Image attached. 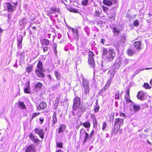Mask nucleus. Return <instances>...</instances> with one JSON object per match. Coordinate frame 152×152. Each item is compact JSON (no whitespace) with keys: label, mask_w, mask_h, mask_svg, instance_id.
<instances>
[{"label":"nucleus","mask_w":152,"mask_h":152,"mask_svg":"<svg viewBox=\"0 0 152 152\" xmlns=\"http://www.w3.org/2000/svg\"><path fill=\"white\" fill-rule=\"evenodd\" d=\"M103 55H106L107 57L109 58V60H113L114 58L115 54L114 50L113 49H110L108 51L105 48H104L102 50Z\"/></svg>","instance_id":"1"},{"label":"nucleus","mask_w":152,"mask_h":152,"mask_svg":"<svg viewBox=\"0 0 152 152\" xmlns=\"http://www.w3.org/2000/svg\"><path fill=\"white\" fill-rule=\"evenodd\" d=\"M124 123V119L121 118H116L115 119L114 124V130H118L122 126Z\"/></svg>","instance_id":"2"},{"label":"nucleus","mask_w":152,"mask_h":152,"mask_svg":"<svg viewBox=\"0 0 152 152\" xmlns=\"http://www.w3.org/2000/svg\"><path fill=\"white\" fill-rule=\"evenodd\" d=\"M83 137L84 138L83 142L84 144L86 143L87 141L90 138L89 134L87 133L85 131L84 128H83L80 130V138Z\"/></svg>","instance_id":"3"},{"label":"nucleus","mask_w":152,"mask_h":152,"mask_svg":"<svg viewBox=\"0 0 152 152\" xmlns=\"http://www.w3.org/2000/svg\"><path fill=\"white\" fill-rule=\"evenodd\" d=\"M94 54L91 51H89L88 55V62L90 66L92 68L95 67L94 61Z\"/></svg>","instance_id":"4"},{"label":"nucleus","mask_w":152,"mask_h":152,"mask_svg":"<svg viewBox=\"0 0 152 152\" xmlns=\"http://www.w3.org/2000/svg\"><path fill=\"white\" fill-rule=\"evenodd\" d=\"M80 103V99L78 97H76L73 100L72 108L74 110H77Z\"/></svg>","instance_id":"5"},{"label":"nucleus","mask_w":152,"mask_h":152,"mask_svg":"<svg viewBox=\"0 0 152 152\" xmlns=\"http://www.w3.org/2000/svg\"><path fill=\"white\" fill-rule=\"evenodd\" d=\"M34 132L36 134L39 135L42 139H43L44 134V129L36 128L34 129Z\"/></svg>","instance_id":"6"},{"label":"nucleus","mask_w":152,"mask_h":152,"mask_svg":"<svg viewBox=\"0 0 152 152\" xmlns=\"http://www.w3.org/2000/svg\"><path fill=\"white\" fill-rule=\"evenodd\" d=\"M5 5L7 7V10L9 12L13 11L15 10V7L11 4L8 3H6Z\"/></svg>","instance_id":"7"},{"label":"nucleus","mask_w":152,"mask_h":152,"mask_svg":"<svg viewBox=\"0 0 152 152\" xmlns=\"http://www.w3.org/2000/svg\"><path fill=\"white\" fill-rule=\"evenodd\" d=\"M103 3L104 4L108 6H111L113 3L115 4L117 3L116 2L112 0H103Z\"/></svg>","instance_id":"8"},{"label":"nucleus","mask_w":152,"mask_h":152,"mask_svg":"<svg viewBox=\"0 0 152 152\" xmlns=\"http://www.w3.org/2000/svg\"><path fill=\"white\" fill-rule=\"evenodd\" d=\"M42 71L38 69H36L35 70V73L37 76L39 77L43 78L45 77L44 74L42 72Z\"/></svg>","instance_id":"9"},{"label":"nucleus","mask_w":152,"mask_h":152,"mask_svg":"<svg viewBox=\"0 0 152 152\" xmlns=\"http://www.w3.org/2000/svg\"><path fill=\"white\" fill-rule=\"evenodd\" d=\"M26 152H35L34 147L33 145H30L25 150Z\"/></svg>","instance_id":"10"},{"label":"nucleus","mask_w":152,"mask_h":152,"mask_svg":"<svg viewBox=\"0 0 152 152\" xmlns=\"http://www.w3.org/2000/svg\"><path fill=\"white\" fill-rule=\"evenodd\" d=\"M47 107L46 103L45 102H42L37 107V109L39 110L40 109L42 110L45 109Z\"/></svg>","instance_id":"11"},{"label":"nucleus","mask_w":152,"mask_h":152,"mask_svg":"<svg viewBox=\"0 0 152 152\" xmlns=\"http://www.w3.org/2000/svg\"><path fill=\"white\" fill-rule=\"evenodd\" d=\"M23 36L22 35H20L18 37L17 39V44L18 47L21 48L22 47L21 44Z\"/></svg>","instance_id":"12"},{"label":"nucleus","mask_w":152,"mask_h":152,"mask_svg":"<svg viewBox=\"0 0 152 152\" xmlns=\"http://www.w3.org/2000/svg\"><path fill=\"white\" fill-rule=\"evenodd\" d=\"M72 31L73 32L74 38L77 39H79V35L77 29L72 28Z\"/></svg>","instance_id":"13"},{"label":"nucleus","mask_w":152,"mask_h":152,"mask_svg":"<svg viewBox=\"0 0 152 152\" xmlns=\"http://www.w3.org/2000/svg\"><path fill=\"white\" fill-rule=\"evenodd\" d=\"M135 48L137 50H139L141 49V43L140 41H136L134 43Z\"/></svg>","instance_id":"14"},{"label":"nucleus","mask_w":152,"mask_h":152,"mask_svg":"<svg viewBox=\"0 0 152 152\" xmlns=\"http://www.w3.org/2000/svg\"><path fill=\"white\" fill-rule=\"evenodd\" d=\"M82 85L83 87L85 86H89V81L85 79L84 77L82 78Z\"/></svg>","instance_id":"15"},{"label":"nucleus","mask_w":152,"mask_h":152,"mask_svg":"<svg viewBox=\"0 0 152 152\" xmlns=\"http://www.w3.org/2000/svg\"><path fill=\"white\" fill-rule=\"evenodd\" d=\"M138 99L141 100H143L144 99V95L142 91H140L139 92L137 95Z\"/></svg>","instance_id":"16"},{"label":"nucleus","mask_w":152,"mask_h":152,"mask_svg":"<svg viewBox=\"0 0 152 152\" xmlns=\"http://www.w3.org/2000/svg\"><path fill=\"white\" fill-rule=\"evenodd\" d=\"M81 124L83 125L85 128H88V129H89L91 123L89 121H87L85 123H81ZM88 130L89 129L87 130L88 131Z\"/></svg>","instance_id":"17"},{"label":"nucleus","mask_w":152,"mask_h":152,"mask_svg":"<svg viewBox=\"0 0 152 152\" xmlns=\"http://www.w3.org/2000/svg\"><path fill=\"white\" fill-rule=\"evenodd\" d=\"M37 67L40 70L45 72V69L43 67L42 63L40 60L39 61Z\"/></svg>","instance_id":"18"},{"label":"nucleus","mask_w":152,"mask_h":152,"mask_svg":"<svg viewBox=\"0 0 152 152\" xmlns=\"http://www.w3.org/2000/svg\"><path fill=\"white\" fill-rule=\"evenodd\" d=\"M53 122L52 123V126H54L56 123L57 119L56 118V114L55 112H54L53 115Z\"/></svg>","instance_id":"19"},{"label":"nucleus","mask_w":152,"mask_h":152,"mask_svg":"<svg viewBox=\"0 0 152 152\" xmlns=\"http://www.w3.org/2000/svg\"><path fill=\"white\" fill-rule=\"evenodd\" d=\"M29 137L31 140L34 143H37L39 141V140L36 139L32 133L30 134Z\"/></svg>","instance_id":"20"},{"label":"nucleus","mask_w":152,"mask_h":152,"mask_svg":"<svg viewBox=\"0 0 152 152\" xmlns=\"http://www.w3.org/2000/svg\"><path fill=\"white\" fill-rule=\"evenodd\" d=\"M40 42L42 44H43L45 45H48L50 43L49 40L46 39H43L40 40Z\"/></svg>","instance_id":"21"},{"label":"nucleus","mask_w":152,"mask_h":152,"mask_svg":"<svg viewBox=\"0 0 152 152\" xmlns=\"http://www.w3.org/2000/svg\"><path fill=\"white\" fill-rule=\"evenodd\" d=\"M115 73V71L113 70H109L108 75L110 76V79H112L114 77Z\"/></svg>","instance_id":"22"},{"label":"nucleus","mask_w":152,"mask_h":152,"mask_svg":"<svg viewBox=\"0 0 152 152\" xmlns=\"http://www.w3.org/2000/svg\"><path fill=\"white\" fill-rule=\"evenodd\" d=\"M133 108L135 112L138 111L141 108L140 105H137L136 104H134L133 106Z\"/></svg>","instance_id":"23"},{"label":"nucleus","mask_w":152,"mask_h":152,"mask_svg":"<svg viewBox=\"0 0 152 152\" xmlns=\"http://www.w3.org/2000/svg\"><path fill=\"white\" fill-rule=\"evenodd\" d=\"M26 20L25 18H22L20 20L19 23L21 26H24L26 24Z\"/></svg>","instance_id":"24"},{"label":"nucleus","mask_w":152,"mask_h":152,"mask_svg":"<svg viewBox=\"0 0 152 152\" xmlns=\"http://www.w3.org/2000/svg\"><path fill=\"white\" fill-rule=\"evenodd\" d=\"M66 129V126L64 125L61 124L58 129V133H60L64 130Z\"/></svg>","instance_id":"25"},{"label":"nucleus","mask_w":152,"mask_h":152,"mask_svg":"<svg viewBox=\"0 0 152 152\" xmlns=\"http://www.w3.org/2000/svg\"><path fill=\"white\" fill-rule=\"evenodd\" d=\"M19 107L22 109H24L26 108V107L23 102L19 101L18 104Z\"/></svg>","instance_id":"26"},{"label":"nucleus","mask_w":152,"mask_h":152,"mask_svg":"<svg viewBox=\"0 0 152 152\" xmlns=\"http://www.w3.org/2000/svg\"><path fill=\"white\" fill-rule=\"evenodd\" d=\"M54 74L55 75L57 79L58 80H60L61 78V76L60 73L57 71H55L54 72Z\"/></svg>","instance_id":"27"},{"label":"nucleus","mask_w":152,"mask_h":152,"mask_svg":"<svg viewBox=\"0 0 152 152\" xmlns=\"http://www.w3.org/2000/svg\"><path fill=\"white\" fill-rule=\"evenodd\" d=\"M30 86L28 84L26 87L24 89V93L26 94H30Z\"/></svg>","instance_id":"28"},{"label":"nucleus","mask_w":152,"mask_h":152,"mask_svg":"<svg viewBox=\"0 0 152 152\" xmlns=\"http://www.w3.org/2000/svg\"><path fill=\"white\" fill-rule=\"evenodd\" d=\"M83 87V88L85 94H89V86H85Z\"/></svg>","instance_id":"29"},{"label":"nucleus","mask_w":152,"mask_h":152,"mask_svg":"<svg viewBox=\"0 0 152 152\" xmlns=\"http://www.w3.org/2000/svg\"><path fill=\"white\" fill-rule=\"evenodd\" d=\"M86 110V108L84 107L83 105L79 106V112L83 113Z\"/></svg>","instance_id":"30"},{"label":"nucleus","mask_w":152,"mask_h":152,"mask_svg":"<svg viewBox=\"0 0 152 152\" xmlns=\"http://www.w3.org/2000/svg\"><path fill=\"white\" fill-rule=\"evenodd\" d=\"M126 16L127 18H128L130 19H133L135 18L136 16V15H131L130 14L128 13H127L126 14Z\"/></svg>","instance_id":"31"},{"label":"nucleus","mask_w":152,"mask_h":152,"mask_svg":"<svg viewBox=\"0 0 152 152\" xmlns=\"http://www.w3.org/2000/svg\"><path fill=\"white\" fill-rule=\"evenodd\" d=\"M98 101L96 100V105L94 107V111L95 113L97 112L99 110V107L98 104Z\"/></svg>","instance_id":"32"},{"label":"nucleus","mask_w":152,"mask_h":152,"mask_svg":"<svg viewBox=\"0 0 152 152\" xmlns=\"http://www.w3.org/2000/svg\"><path fill=\"white\" fill-rule=\"evenodd\" d=\"M33 69V66L30 65L28 66L26 68V71L27 72H31Z\"/></svg>","instance_id":"33"},{"label":"nucleus","mask_w":152,"mask_h":152,"mask_svg":"<svg viewBox=\"0 0 152 152\" xmlns=\"http://www.w3.org/2000/svg\"><path fill=\"white\" fill-rule=\"evenodd\" d=\"M42 84L40 82H38L35 85V87L36 88H39L42 86Z\"/></svg>","instance_id":"34"},{"label":"nucleus","mask_w":152,"mask_h":152,"mask_svg":"<svg viewBox=\"0 0 152 152\" xmlns=\"http://www.w3.org/2000/svg\"><path fill=\"white\" fill-rule=\"evenodd\" d=\"M134 53L133 50L132 49H129L128 50V55L130 56H132Z\"/></svg>","instance_id":"35"},{"label":"nucleus","mask_w":152,"mask_h":152,"mask_svg":"<svg viewBox=\"0 0 152 152\" xmlns=\"http://www.w3.org/2000/svg\"><path fill=\"white\" fill-rule=\"evenodd\" d=\"M125 101L127 103L132 102L131 100L130 99V96L129 97L126 96V94H125Z\"/></svg>","instance_id":"36"},{"label":"nucleus","mask_w":152,"mask_h":152,"mask_svg":"<svg viewBox=\"0 0 152 152\" xmlns=\"http://www.w3.org/2000/svg\"><path fill=\"white\" fill-rule=\"evenodd\" d=\"M51 10L54 12H59V10L58 9H57L56 8L54 7H52L50 8Z\"/></svg>","instance_id":"37"},{"label":"nucleus","mask_w":152,"mask_h":152,"mask_svg":"<svg viewBox=\"0 0 152 152\" xmlns=\"http://www.w3.org/2000/svg\"><path fill=\"white\" fill-rule=\"evenodd\" d=\"M94 127L95 128H96L97 126V122L96 118L93 119V122Z\"/></svg>","instance_id":"38"},{"label":"nucleus","mask_w":152,"mask_h":152,"mask_svg":"<svg viewBox=\"0 0 152 152\" xmlns=\"http://www.w3.org/2000/svg\"><path fill=\"white\" fill-rule=\"evenodd\" d=\"M143 86L146 89H150L151 88V86L147 83H144Z\"/></svg>","instance_id":"39"},{"label":"nucleus","mask_w":152,"mask_h":152,"mask_svg":"<svg viewBox=\"0 0 152 152\" xmlns=\"http://www.w3.org/2000/svg\"><path fill=\"white\" fill-rule=\"evenodd\" d=\"M115 99H119V91H117L115 93Z\"/></svg>","instance_id":"40"},{"label":"nucleus","mask_w":152,"mask_h":152,"mask_svg":"<svg viewBox=\"0 0 152 152\" xmlns=\"http://www.w3.org/2000/svg\"><path fill=\"white\" fill-rule=\"evenodd\" d=\"M122 38L121 39V40L122 42H125L126 40V35L125 34H124L122 35V36H121Z\"/></svg>","instance_id":"41"},{"label":"nucleus","mask_w":152,"mask_h":152,"mask_svg":"<svg viewBox=\"0 0 152 152\" xmlns=\"http://www.w3.org/2000/svg\"><path fill=\"white\" fill-rule=\"evenodd\" d=\"M109 120L110 121H113L114 118V114H111L109 115Z\"/></svg>","instance_id":"42"},{"label":"nucleus","mask_w":152,"mask_h":152,"mask_svg":"<svg viewBox=\"0 0 152 152\" xmlns=\"http://www.w3.org/2000/svg\"><path fill=\"white\" fill-rule=\"evenodd\" d=\"M139 21L137 20H135L133 23V25L135 26H137L139 25Z\"/></svg>","instance_id":"43"},{"label":"nucleus","mask_w":152,"mask_h":152,"mask_svg":"<svg viewBox=\"0 0 152 152\" xmlns=\"http://www.w3.org/2000/svg\"><path fill=\"white\" fill-rule=\"evenodd\" d=\"M88 0H83L82 3L84 5L86 6L87 5Z\"/></svg>","instance_id":"44"},{"label":"nucleus","mask_w":152,"mask_h":152,"mask_svg":"<svg viewBox=\"0 0 152 152\" xmlns=\"http://www.w3.org/2000/svg\"><path fill=\"white\" fill-rule=\"evenodd\" d=\"M115 13H113V14H112L111 15H110L108 17L111 19H115Z\"/></svg>","instance_id":"45"},{"label":"nucleus","mask_w":152,"mask_h":152,"mask_svg":"<svg viewBox=\"0 0 152 152\" xmlns=\"http://www.w3.org/2000/svg\"><path fill=\"white\" fill-rule=\"evenodd\" d=\"M102 8L104 12H107L108 9V7H106L104 6H102Z\"/></svg>","instance_id":"46"},{"label":"nucleus","mask_w":152,"mask_h":152,"mask_svg":"<svg viewBox=\"0 0 152 152\" xmlns=\"http://www.w3.org/2000/svg\"><path fill=\"white\" fill-rule=\"evenodd\" d=\"M113 32L117 33V34H118L120 32V31L115 27L113 28Z\"/></svg>","instance_id":"47"},{"label":"nucleus","mask_w":152,"mask_h":152,"mask_svg":"<svg viewBox=\"0 0 152 152\" xmlns=\"http://www.w3.org/2000/svg\"><path fill=\"white\" fill-rule=\"evenodd\" d=\"M107 126L106 123V122H104L103 123L102 127V129L103 130H104L105 129L106 127Z\"/></svg>","instance_id":"48"},{"label":"nucleus","mask_w":152,"mask_h":152,"mask_svg":"<svg viewBox=\"0 0 152 152\" xmlns=\"http://www.w3.org/2000/svg\"><path fill=\"white\" fill-rule=\"evenodd\" d=\"M57 145L58 147L62 148H63L62 143L61 142L58 143L57 142Z\"/></svg>","instance_id":"49"},{"label":"nucleus","mask_w":152,"mask_h":152,"mask_svg":"<svg viewBox=\"0 0 152 152\" xmlns=\"http://www.w3.org/2000/svg\"><path fill=\"white\" fill-rule=\"evenodd\" d=\"M100 12L99 11H96L94 13V15L96 16H99L100 15Z\"/></svg>","instance_id":"50"},{"label":"nucleus","mask_w":152,"mask_h":152,"mask_svg":"<svg viewBox=\"0 0 152 152\" xmlns=\"http://www.w3.org/2000/svg\"><path fill=\"white\" fill-rule=\"evenodd\" d=\"M94 130L93 129L91 132L90 134L89 135V136L90 138H91L92 137L93 135V134H94Z\"/></svg>","instance_id":"51"},{"label":"nucleus","mask_w":152,"mask_h":152,"mask_svg":"<svg viewBox=\"0 0 152 152\" xmlns=\"http://www.w3.org/2000/svg\"><path fill=\"white\" fill-rule=\"evenodd\" d=\"M70 11L71 12H73L74 13L78 12L77 10L75 9H72L70 10Z\"/></svg>","instance_id":"52"},{"label":"nucleus","mask_w":152,"mask_h":152,"mask_svg":"<svg viewBox=\"0 0 152 152\" xmlns=\"http://www.w3.org/2000/svg\"><path fill=\"white\" fill-rule=\"evenodd\" d=\"M112 82V80L111 79H109L106 83V85L108 86L110 85Z\"/></svg>","instance_id":"53"},{"label":"nucleus","mask_w":152,"mask_h":152,"mask_svg":"<svg viewBox=\"0 0 152 152\" xmlns=\"http://www.w3.org/2000/svg\"><path fill=\"white\" fill-rule=\"evenodd\" d=\"M39 113H34L32 115V119L36 117L38 115H39Z\"/></svg>","instance_id":"54"},{"label":"nucleus","mask_w":152,"mask_h":152,"mask_svg":"<svg viewBox=\"0 0 152 152\" xmlns=\"http://www.w3.org/2000/svg\"><path fill=\"white\" fill-rule=\"evenodd\" d=\"M121 64V63L120 61H119V62L118 64L116 63L114 64V66H117V67L118 68L120 66V65Z\"/></svg>","instance_id":"55"},{"label":"nucleus","mask_w":152,"mask_h":152,"mask_svg":"<svg viewBox=\"0 0 152 152\" xmlns=\"http://www.w3.org/2000/svg\"><path fill=\"white\" fill-rule=\"evenodd\" d=\"M59 101V98H57L55 100V103L58 104Z\"/></svg>","instance_id":"56"},{"label":"nucleus","mask_w":152,"mask_h":152,"mask_svg":"<svg viewBox=\"0 0 152 152\" xmlns=\"http://www.w3.org/2000/svg\"><path fill=\"white\" fill-rule=\"evenodd\" d=\"M48 49V47H44L43 48V51L44 52H46Z\"/></svg>","instance_id":"57"},{"label":"nucleus","mask_w":152,"mask_h":152,"mask_svg":"<svg viewBox=\"0 0 152 152\" xmlns=\"http://www.w3.org/2000/svg\"><path fill=\"white\" fill-rule=\"evenodd\" d=\"M126 95L129 97L130 96L129 95V90L127 89L126 91Z\"/></svg>","instance_id":"58"},{"label":"nucleus","mask_w":152,"mask_h":152,"mask_svg":"<svg viewBox=\"0 0 152 152\" xmlns=\"http://www.w3.org/2000/svg\"><path fill=\"white\" fill-rule=\"evenodd\" d=\"M124 63L126 64H128V63H129V60L127 59H125L124 60Z\"/></svg>","instance_id":"59"},{"label":"nucleus","mask_w":152,"mask_h":152,"mask_svg":"<svg viewBox=\"0 0 152 152\" xmlns=\"http://www.w3.org/2000/svg\"><path fill=\"white\" fill-rule=\"evenodd\" d=\"M55 47L54 48V53L55 54H56L57 52V50H56L57 45H55Z\"/></svg>","instance_id":"60"},{"label":"nucleus","mask_w":152,"mask_h":152,"mask_svg":"<svg viewBox=\"0 0 152 152\" xmlns=\"http://www.w3.org/2000/svg\"><path fill=\"white\" fill-rule=\"evenodd\" d=\"M58 104L55 103V104H54V109H56V108H57V107H58Z\"/></svg>","instance_id":"61"},{"label":"nucleus","mask_w":152,"mask_h":152,"mask_svg":"<svg viewBox=\"0 0 152 152\" xmlns=\"http://www.w3.org/2000/svg\"><path fill=\"white\" fill-rule=\"evenodd\" d=\"M91 119H94V118H96L94 115H93L92 114L91 115Z\"/></svg>","instance_id":"62"},{"label":"nucleus","mask_w":152,"mask_h":152,"mask_svg":"<svg viewBox=\"0 0 152 152\" xmlns=\"http://www.w3.org/2000/svg\"><path fill=\"white\" fill-rule=\"evenodd\" d=\"M39 119L40 121L41 122V124L43 121V118H42L40 117L39 118Z\"/></svg>","instance_id":"63"},{"label":"nucleus","mask_w":152,"mask_h":152,"mask_svg":"<svg viewBox=\"0 0 152 152\" xmlns=\"http://www.w3.org/2000/svg\"><path fill=\"white\" fill-rule=\"evenodd\" d=\"M120 116H123V117H125L126 116V115L125 114L123 113H121L120 114Z\"/></svg>","instance_id":"64"}]
</instances>
